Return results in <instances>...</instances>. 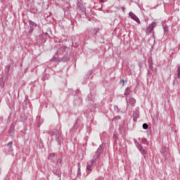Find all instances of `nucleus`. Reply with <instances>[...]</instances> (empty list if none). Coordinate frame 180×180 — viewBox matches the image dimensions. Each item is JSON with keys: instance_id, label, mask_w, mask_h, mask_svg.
<instances>
[{"instance_id": "1a4fd4ad", "label": "nucleus", "mask_w": 180, "mask_h": 180, "mask_svg": "<svg viewBox=\"0 0 180 180\" xmlns=\"http://www.w3.org/2000/svg\"><path fill=\"white\" fill-rule=\"evenodd\" d=\"M143 129H144L145 130L148 129V124H147V123H144L143 124Z\"/></svg>"}, {"instance_id": "dca6fc26", "label": "nucleus", "mask_w": 180, "mask_h": 180, "mask_svg": "<svg viewBox=\"0 0 180 180\" xmlns=\"http://www.w3.org/2000/svg\"><path fill=\"white\" fill-rule=\"evenodd\" d=\"M166 152H167V148H163L162 149V153H166Z\"/></svg>"}, {"instance_id": "aec40b11", "label": "nucleus", "mask_w": 180, "mask_h": 180, "mask_svg": "<svg viewBox=\"0 0 180 180\" xmlns=\"http://www.w3.org/2000/svg\"><path fill=\"white\" fill-rule=\"evenodd\" d=\"M98 180H103V178L99 177V178H98Z\"/></svg>"}, {"instance_id": "f8f14e48", "label": "nucleus", "mask_w": 180, "mask_h": 180, "mask_svg": "<svg viewBox=\"0 0 180 180\" xmlns=\"http://www.w3.org/2000/svg\"><path fill=\"white\" fill-rule=\"evenodd\" d=\"M12 144H13L12 141L8 142V147L9 148H12Z\"/></svg>"}, {"instance_id": "f257e3e1", "label": "nucleus", "mask_w": 180, "mask_h": 180, "mask_svg": "<svg viewBox=\"0 0 180 180\" xmlns=\"http://www.w3.org/2000/svg\"><path fill=\"white\" fill-rule=\"evenodd\" d=\"M96 160H98V156H94L93 160L90 162L87 163L86 169L88 171H92V165L95 164Z\"/></svg>"}, {"instance_id": "4468645a", "label": "nucleus", "mask_w": 180, "mask_h": 180, "mask_svg": "<svg viewBox=\"0 0 180 180\" xmlns=\"http://www.w3.org/2000/svg\"><path fill=\"white\" fill-rule=\"evenodd\" d=\"M57 162H59L60 164H61V162H63V160L61 158H58L57 160Z\"/></svg>"}, {"instance_id": "0eeeda50", "label": "nucleus", "mask_w": 180, "mask_h": 180, "mask_svg": "<svg viewBox=\"0 0 180 180\" xmlns=\"http://www.w3.org/2000/svg\"><path fill=\"white\" fill-rule=\"evenodd\" d=\"M54 157H56V154H54V153H51V154L49 155V160H53V158H54Z\"/></svg>"}, {"instance_id": "412c9836", "label": "nucleus", "mask_w": 180, "mask_h": 180, "mask_svg": "<svg viewBox=\"0 0 180 180\" xmlns=\"http://www.w3.org/2000/svg\"><path fill=\"white\" fill-rule=\"evenodd\" d=\"M101 2H105V0H101Z\"/></svg>"}, {"instance_id": "ddd939ff", "label": "nucleus", "mask_w": 180, "mask_h": 180, "mask_svg": "<svg viewBox=\"0 0 180 180\" xmlns=\"http://www.w3.org/2000/svg\"><path fill=\"white\" fill-rule=\"evenodd\" d=\"M125 82H127L126 80H122L121 82H120V84H121V85H124V83Z\"/></svg>"}, {"instance_id": "39448f33", "label": "nucleus", "mask_w": 180, "mask_h": 180, "mask_svg": "<svg viewBox=\"0 0 180 180\" xmlns=\"http://www.w3.org/2000/svg\"><path fill=\"white\" fill-rule=\"evenodd\" d=\"M156 25L157 24L155 22H154L151 23L150 26L152 27V28L150 29L149 33H151V32H153V30L154 29V27H155Z\"/></svg>"}, {"instance_id": "f03ea898", "label": "nucleus", "mask_w": 180, "mask_h": 180, "mask_svg": "<svg viewBox=\"0 0 180 180\" xmlns=\"http://www.w3.org/2000/svg\"><path fill=\"white\" fill-rule=\"evenodd\" d=\"M103 148H105V144L103 143L98 148L96 154V155H94V157L97 156L98 158V157H99V155H101V154L103 153Z\"/></svg>"}, {"instance_id": "20e7f679", "label": "nucleus", "mask_w": 180, "mask_h": 180, "mask_svg": "<svg viewBox=\"0 0 180 180\" xmlns=\"http://www.w3.org/2000/svg\"><path fill=\"white\" fill-rule=\"evenodd\" d=\"M129 15L130 18H131V19L135 20V22H136L137 23H140V19H139L137 15H136L134 13H133V12H129Z\"/></svg>"}, {"instance_id": "2eb2a0df", "label": "nucleus", "mask_w": 180, "mask_h": 180, "mask_svg": "<svg viewBox=\"0 0 180 180\" xmlns=\"http://www.w3.org/2000/svg\"><path fill=\"white\" fill-rule=\"evenodd\" d=\"M150 29H153V27H151V25H149L148 28L147 29V32H148V33H150Z\"/></svg>"}, {"instance_id": "6ab92c4d", "label": "nucleus", "mask_w": 180, "mask_h": 180, "mask_svg": "<svg viewBox=\"0 0 180 180\" xmlns=\"http://www.w3.org/2000/svg\"><path fill=\"white\" fill-rule=\"evenodd\" d=\"M77 6H79V8H80V6H81V3H77Z\"/></svg>"}, {"instance_id": "a211bd4d", "label": "nucleus", "mask_w": 180, "mask_h": 180, "mask_svg": "<svg viewBox=\"0 0 180 180\" xmlns=\"http://www.w3.org/2000/svg\"><path fill=\"white\" fill-rule=\"evenodd\" d=\"M177 75H178V78H180V71H178Z\"/></svg>"}, {"instance_id": "6e6552de", "label": "nucleus", "mask_w": 180, "mask_h": 180, "mask_svg": "<svg viewBox=\"0 0 180 180\" xmlns=\"http://www.w3.org/2000/svg\"><path fill=\"white\" fill-rule=\"evenodd\" d=\"M129 102L131 105L136 103V100H134V98H131L129 99Z\"/></svg>"}, {"instance_id": "f3484780", "label": "nucleus", "mask_w": 180, "mask_h": 180, "mask_svg": "<svg viewBox=\"0 0 180 180\" xmlns=\"http://www.w3.org/2000/svg\"><path fill=\"white\" fill-rule=\"evenodd\" d=\"M129 88H127V89L125 90V92H124V95H127V92L129 91Z\"/></svg>"}, {"instance_id": "7ed1b4c3", "label": "nucleus", "mask_w": 180, "mask_h": 180, "mask_svg": "<svg viewBox=\"0 0 180 180\" xmlns=\"http://www.w3.org/2000/svg\"><path fill=\"white\" fill-rule=\"evenodd\" d=\"M136 147L138 150L140 151V153H141L143 155L147 154V150H146V149H144L140 143H137Z\"/></svg>"}, {"instance_id": "423d86ee", "label": "nucleus", "mask_w": 180, "mask_h": 180, "mask_svg": "<svg viewBox=\"0 0 180 180\" xmlns=\"http://www.w3.org/2000/svg\"><path fill=\"white\" fill-rule=\"evenodd\" d=\"M139 141H141L143 144L147 143V139L146 138H139Z\"/></svg>"}, {"instance_id": "9b49d317", "label": "nucleus", "mask_w": 180, "mask_h": 180, "mask_svg": "<svg viewBox=\"0 0 180 180\" xmlns=\"http://www.w3.org/2000/svg\"><path fill=\"white\" fill-rule=\"evenodd\" d=\"M30 25L31 27H36V24H34L33 22H30Z\"/></svg>"}, {"instance_id": "9d476101", "label": "nucleus", "mask_w": 180, "mask_h": 180, "mask_svg": "<svg viewBox=\"0 0 180 180\" xmlns=\"http://www.w3.org/2000/svg\"><path fill=\"white\" fill-rule=\"evenodd\" d=\"M77 167H78V172L79 174H81V164L78 163Z\"/></svg>"}]
</instances>
